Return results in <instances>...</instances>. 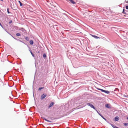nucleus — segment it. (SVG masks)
Wrapping results in <instances>:
<instances>
[{"mask_svg":"<svg viewBox=\"0 0 128 128\" xmlns=\"http://www.w3.org/2000/svg\"><path fill=\"white\" fill-rule=\"evenodd\" d=\"M126 8L127 10H128V6H126Z\"/></svg>","mask_w":128,"mask_h":128,"instance_id":"obj_21","label":"nucleus"},{"mask_svg":"<svg viewBox=\"0 0 128 128\" xmlns=\"http://www.w3.org/2000/svg\"><path fill=\"white\" fill-rule=\"evenodd\" d=\"M96 111L98 113V114L101 117L103 118L104 119V120H106V119L105 118L100 114V113H99L98 111H97V110H96Z\"/></svg>","mask_w":128,"mask_h":128,"instance_id":"obj_3","label":"nucleus"},{"mask_svg":"<svg viewBox=\"0 0 128 128\" xmlns=\"http://www.w3.org/2000/svg\"><path fill=\"white\" fill-rule=\"evenodd\" d=\"M104 92L106 94H109L110 93V92L109 91L105 90H104Z\"/></svg>","mask_w":128,"mask_h":128,"instance_id":"obj_12","label":"nucleus"},{"mask_svg":"<svg viewBox=\"0 0 128 128\" xmlns=\"http://www.w3.org/2000/svg\"><path fill=\"white\" fill-rule=\"evenodd\" d=\"M30 52L32 56H33L34 57V54L32 53V51H30Z\"/></svg>","mask_w":128,"mask_h":128,"instance_id":"obj_19","label":"nucleus"},{"mask_svg":"<svg viewBox=\"0 0 128 128\" xmlns=\"http://www.w3.org/2000/svg\"><path fill=\"white\" fill-rule=\"evenodd\" d=\"M54 102H52L51 103H50V104L49 106V108H50V107L52 106L54 104Z\"/></svg>","mask_w":128,"mask_h":128,"instance_id":"obj_11","label":"nucleus"},{"mask_svg":"<svg viewBox=\"0 0 128 128\" xmlns=\"http://www.w3.org/2000/svg\"><path fill=\"white\" fill-rule=\"evenodd\" d=\"M18 2L20 4V6H22V3L20 1H18Z\"/></svg>","mask_w":128,"mask_h":128,"instance_id":"obj_14","label":"nucleus"},{"mask_svg":"<svg viewBox=\"0 0 128 128\" xmlns=\"http://www.w3.org/2000/svg\"><path fill=\"white\" fill-rule=\"evenodd\" d=\"M86 106V105H85L84 106H82V108H83V107H84L85 106Z\"/></svg>","mask_w":128,"mask_h":128,"instance_id":"obj_25","label":"nucleus"},{"mask_svg":"<svg viewBox=\"0 0 128 128\" xmlns=\"http://www.w3.org/2000/svg\"><path fill=\"white\" fill-rule=\"evenodd\" d=\"M43 88H44V87H40V88H38V90H40L42 89Z\"/></svg>","mask_w":128,"mask_h":128,"instance_id":"obj_17","label":"nucleus"},{"mask_svg":"<svg viewBox=\"0 0 128 128\" xmlns=\"http://www.w3.org/2000/svg\"><path fill=\"white\" fill-rule=\"evenodd\" d=\"M0 25H1V24H0Z\"/></svg>","mask_w":128,"mask_h":128,"instance_id":"obj_27","label":"nucleus"},{"mask_svg":"<svg viewBox=\"0 0 128 128\" xmlns=\"http://www.w3.org/2000/svg\"><path fill=\"white\" fill-rule=\"evenodd\" d=\"M43 57L44 58H46V55L45 54H43Z\"/></svg>","mask_w":128,"mask_h":128,"instance_id":"obj_15","label":"nucleus"},{"mask_svg":"<svg viewBox=\"0 0 128 128\" xmlns=\"http://www.w3.org/2000/svg\"><path fill=\"white\" fill-rule=\"evenodd\" d=\"M90 35L91 36H92V37L94 38H95L98 39V38H99V37H98L96 36L93 35H92V34H90Z\"/></svg>","mask_w":128,"mask_h":128,"instance_id":"obj_4","label":"nucleus"},{"mask_svg":"<svg viewBox=\"0 0 128 128\" xmlns=\"http://www.w3.org/2000/svg\"><path fill=\"white\" fill-rule=\"evenodd\" d=\"M105 106L106 108H110L109 105L108 104H106Z\"/></svg>","mask_w":128,"mask_h":128,"instance_id":"obj_9","label":"nucleus"},{"mask_svg":"<svg viewBox=\"0 0 128 128\" xmlns=\"http://www.w3.org/2000/svg\"><path fill=\"white\" fill-rule=\"evenodd\" d=\"M124 9L123 10V12H122L123 13H124V14H126V13L125 12H124Z\"/></svg>","mask_w":128,"mask_h":128,"instance_id":"obj_22","label":"nucleus"},{"mask_svg":"<svg viewBox=\"0 0 128 128\" xmlns=\"http://www.w3.org/2000/svg\"><path fill=\"white\" fill-rule=\"evenodd\" d=\"M110 124L114 128H119L116 126H114L113 124Z\"/></svg>","mask_w":128,"mask_h":128,"instance_id":"obj_8","label":"nucleus"},{"mask_svg":"<svg viewBox=\"0 0 128 128\" xmlns=\"http://www.w3.org/2000/svg\"><path fill=\"white\" fill-rule=\"evenodd\" d=\"M67 1L70 2L73 4H76V2H75L73 0H67Z\"/></svg>","mask_w":128,"mask_h":128,"instance_id":"obj_2","label":"nucleus"},{"mask_svg":"<svg viewBox=\"0 0 128 128\" xmlns=\"http://www.w3.org/2000/svg\"><path fill=\"white\" fill-rule=\"evenodd\" d=\"M119 118L118 116H116L115 118V120L116 121H118L119 120Z\"/></svg>","mask_w":128,"mask_h":128,"instance_id":"obj_7","label":"nucleus"},{"mask_svg":"<svg viewBox=\"0 0 128 128\" xmlns=\"http://www.w3.org/2000/svg\"><path fill=\"white\" fill-rule=\"evenodd\" d=\"M12 22V21H11L9 23L10 24V23H11Z\"/></svg>","mask_w":128,"mask_h":128,"instance_id":"obj_24","label":"nucleus"},{"mask_svg":"<svg viewBox=\"0 0 128 128\" xmlns=\"http://www.w3.org/2000/svg\"><path fill=\"white\" fill-rule=\"evenodd\" d=\"M125 96L126 97V96Z\"/></svg>","mask_w":128,"mask_h":128,"instance_id":"obj_28","label":"nucleus"},{"mask_svg":"<svg viewBox=\"0 0 128 128\" xmlns=\"http://www.w3.org/2000/svg\"><path fill=\"white\" fill-rule=\"evenodd\" d=\"M25 39H26V40H27V41H28V40H29V38H28V37H26V38H25Z\"/></svg>","mask_w":128,"mask_h":128,"instance_id":"obj_18","label":"nucleus"},{"mask_svg":"<svg viewBox=\"0 0 128 128\" xmlns=\"http://www.w3.org/2000/svg\"><path fill=\"white\" fill-rule=\"evenodd\" d=\"M124 126H127L128 125V123H124Z\"/></svg>","mask_w":128,"mask_h":128,"instance_id":"obj_20","label":"nucleus"},{"mask_svg":"<svg viewBox=\"0 0 128 128\" xmlns=\"http://www.w3.org/2000/svg\"><path fill=\"white\" fill-rule=\"evenodd\" d=\"M7 11H8V13H9L10 12H9V10L8 9H7Z\"/></svg>","mask_w":128,"mask_h":128,"instance_id":"obj_23","label":"nucleus"},{"mask_svg":"<svg viewBox=\"0 0 128 128\" xmlns=\"http://www.w3.org/2000/svg\"><path fill=\"white\" fill-rule=\"evenodd\" d=\"M16 36H20V34L19 33H17L16 34Z\"/></svg>","mask_w":128,"mask_h":128,"instance_id":"obj_16","label":"nucleus"},{"mask_svg":"<svg viewBox=\"0 0 128 128\" xmlns=\"http://www.w3.org/2000/svg\"><path fill=\"white\" fill-rule=\"evenodd\" d=\"M30 43L31 45L33 44L34 43L33 41L32 40H30Z\"/></svg>","mask_w":128,"mask_h":128,"instance_id":"obj_10","label":"nucleus"},{"mask_svg":"<svg viewBox=\"0 0 128 128\" xmlns=\"http://www.w3.org/2000/svg\"><path fill=\"white\" fill-rule=\"evenodd\" d=\"M98 90H100L102 92H104V90H103L101 89H99V88L98 89Z\"/></svg>","mask_w":128,"mask_h":128,"instance_id":"obj_13","label":"nucleus"},{"mask_svg":"<svg viewBox=\"0 0 128 128\" xmlns=\"http://www.w3.org/2000/svg\"><path fill=\"white\" fill-rule=\"evenodd\" d=\"M87 105L90 106V107L93 108L94 109H95V108L94 106L92 104L90 103H88L86 104Z\"/></svg>","mask_w":128,"mask_h":128,"instance_id":"obj_1","label":"nucleus"},{"mask_svg":"<svg viewBox=\"0 0 128 128\" xmlns=\"http://www.w3.org/2000/svg\"><path fill=\"white\" fill-rule=\"evenodd\" d=\"M42 118L43 119V120H46V121L48 122H52L47 120V119H46L45 118H44V117H42Z\"/></svg>","mask_w":128,"mask_h":128,"instance_id":"obj_6","label":"nucleus"},{"mask_svg":"<svg viewBox=\"0 0 128 128\" xmlns=\"http://www.w3.org/2000/svg\"><path fill=\"white\" fill-rule=\"evenodd\" d=\"M127 119H128V118H127Z\"/></svg>","mask_w":128,"mask_h":128,"instance_id":"obj_26","label":"nucleus"},{"mask_svg":"<svg viewBox=\"0 0 128 128\" xmlns=\"http://www.w3.org/2000/svg\"><path fill=\"white\" fill-rule=\"evenodd\" d=\"M46 95H45L44 94H42L41 96V100L43 99L46 96Z\"/></svg>","mask_w":128,"mask_h":128,"instance_id":"obj_5","label":"nucleus"}]
</instances>
